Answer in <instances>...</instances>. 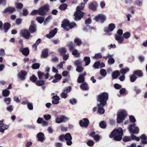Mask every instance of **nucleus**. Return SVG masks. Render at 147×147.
<instances>
[{
  "label": "nucleus",
  "instance_id": "f257e3e1",
  "mask_svg": "<svg viewBox=\"0 0 147 147\" xmlns=\"http://www.w3.org/2000/svg\"><path fill=\"white\" fill-rule=\"evenodd\" d=\"M123 132L122 128L119 127L114 129L111 133L109 137L111 138H113L115 140L120 141L122 138Z\"/></svg>",
  "mask_w": 147,
  "mask_h": 147
},
{
  "label": "nucleus",
  "instance_id": "f03ea898",
  "mask_svg": "<svg viewBox=\"0 0 147 147\" xmlns=\"http://www.w3.org/2000/svg\"><path fill=\"white\" fill-rule=\"evenodd\" d=\"M108 99V94L106 92H103L99 94L97 98L98 101L100 103L99 105L103 106L106 105L107 101Z\"/></svg>",
  "mask_w": 147,
  "mask_h": 147
},
{
  "label": "nucleus",
  "instance_id": "7ed1b4c3",
  "mask_svg": "<svg viewBox=\"0 0 147 147\" xmlns=\"http://www.w3.org/2000/svg\"><path fill=\"white\" fill-rule=\"evenodd\" d=\"M136 124H133L130 125L129 127V131L132 134L131 138L132 140H135L136 136L133 134H137L139 133V129L137 127H135Z\"/></svg>",
  "mask_w": 147,
  "mask_h": 147
},
{
  "label": "nucleus",
  "instance_id": "20e7f679",
  "mask_svg": "<svg viewBox=\"0 0 147 147\" xmlns=\"http://www.w3.org/2000/svg\"><path fill=\"white\" fill-rule=\"evenodd\" d=\"M76 25V24L74 22L69 23L68 20L65 19L63 21L61 24V26L64 29L68 31L69 30L70 28H73Z\"/></svg>",
  "mask_w": 147,
  "mask_h": 147
},
{
  "label": "nucleus",
  "instance_id": "39448f33",
  "mask_svg": "<svg viewBox=\"0 0 147 147\" xmlns=\"http://www.w3.org/2000/svg\"><path fill=\"white\" fill-rule=\"evenodd\" d=\"M83 7L82 6L80 7L78 6L76 8V11L74 13V18L75 21H79L80 20L83 16Z\"/></svg>",
  "mask_w": 147,
  "mask_h": 147
},
{
  "label": "nucleus",
  "instance_id": "423d86ee",
  "mask_svg": "<svg viewBox=\"0 0 147 147\" xmlns=\"http://www.w3.org/2000/svg\"><path fill=\"white\" fill-rule=\"evenodd\" d=\"M127 113L124 110L119 112L117 115V122L118 123H122L127 116Z\"/></svg>",
  "mask_w": 147,
  "mask_h": 147
},
{
  "label": "nucleus",
  "instance_id": "0eeeda50",
  "mask_svg": "<svg viewBox=\"0 0 147 147\" xmlns=\"http://www.w3.org/2000/svg\"><path fill=\"white\" fill-rule=\"evenodd\" d=\"M49 10V7L48 5H46L38 9V14L42 16L45 15L46 14Z\"/></svg>",
  "mask_w": 147,
  "mask_h": 147
},
{
  "label": "nucleus",
  "instance_id": "6e6552de",
  "mask_svg": "<svg viewBox=\"0 0 147 147\" xmlns=\"http://www.w3.org/2000/svg\"><path fill=\"white\" fill-rule=\"evenodd\" d=\"M82 61L80 60H77L75 61V65L77 67L76 69V71L80 73H81L83 71V68L82 66Z\"/></svg>",
  "mask_w": 147,
  "mask_h": 147
},
{
  "label": "nucleus",
  "instance_id": "1a4fd4ad",
  "mask_svg": "<svg viewBox=\"0 0 147 147\" xmlns=\"http://www.w3.org/2000/svg\"><path fill=\"white\" fill-rule=\"evenodd\" d=\"M94 19L97 22H98L99 20L102 23L106 20V17L103 14H99L96 16Z\"/></svg>",
  "mask_w": 147,
  "mask_h": 147
},
{
  "label": "nucleus",
  "instance_id": "9d476101",
  "mask_svg": "<svg viewBox=\"0 0 147 147\" xmlns=\"http://www.w3.org/2000/svg\"><path fill=\"white\" fill-rule=\"evenodd\" d=\"M20 35L24 37L25 38L28 39L30 36V33L27 30L24 29L21 30Z\"/></svg>",
  "mask_w": 147,
  "mask_h": 147
},
{
  "label": "nucleus",
  "instance_id": "9b49d317",
  "mask_svg": "<svg viewBox=\"0 0 147 147\" xmlns=\"http://www.w3.org/2000/svg\"><path fill=\"white\" fill-rule=\"evenodd\" d=\"M69 119V118L62 116L58 117L56 119V122L57 123H59L62 122H65Z\"/></svg>",
  "mask_w": 147,
  "mask_h": 147
},
{
  "label": "nucleus",
  "instance_id": "f8f14e48",
  "mask_svg": "<svg viewBox=\"0 0 147 147\" xmlns=\"http://www.w3.org/2000/svg\"><path fill=\"white\" fill-rule=\"evenodd\" d=\"M97 4L95 1L90 2L89 4V8L93 11H95L97 10Z\"/></svg>",
  "mask_w": 147,
  "mask_h": 147
},
{
  "label": "nucleus",
  "instance_id": "ddd939ff",
  "mask_svg": "<svg viewBox=\"0 0 147 147\" xmlns=\"http://www.w3.org/2000/svg\"><path fill=\"white\" fill-rule=\"evenodd\" d=\"M72 139L71 136L69 133H67L65 135V139L67 141L66 144L68 146H70L72 144L71 141Z\"/></svg>",
  "mask_w": 147,
  "mask_h": 147
},
{
  "label": "nucleus",
  "instance_id": "4468645a",
  "mask_svg": "<svg viewBox=\"0 0 147 147\" xmlns=\"http://www.w3.org/2000/svg\"><path fill=\"white\" fill-rule=\"evenodd\" d=\"M19 51L22 53L25 56L28 55L29 53L28 49V48H23L22 45L20 48Z\"/></svg>",
  "mask_w": 147,
  "mask_h": 147
},
{
  "label": "nucleus",
  "instance_id": "2eb2a0df",
  "mask_svg": "<svg viewBox=\"0 0 147 147\" xmlns=\"http://www.w3.org/2000/svg\"><path fill=\"white\" fill-rule=\"evenodd\" d=\"M8 127V125L3 124V120L0 121V131L1 132L3 133L5 130L7 129Z\"/></svg>",
  "mask_w": 147,
  "mask_h": 147
},
{
  "label": "nucleus",
  "instance_id": "dca6fc26",
  "mask_svg": "<svg viewBox=\"0 0 147 147\" xmlns=\"http://www.w3.org/2000/svg\"><path fill=\"white\" fill-rule=\"evenodd\" d=\"M27 73L24 71H21L20 73H19L18 74V76L19 78L22 80H24L25 79V76Z\"/></svg>",
  "mask_w": 147,
  "mask_h": 147
},
{
  "label": "nucleus",
  "instance_id": "f3484780",
  "mask_svg": "<svg viewBox=\"0 0 147 147\" xmlns=\"http://www.w3.org/2000/svg\"><path fill=\"white\" fill-rule=\"evenodd\" d=\"M115 28V24L113 23H111L109 25L108 28L106 27L105 28V31L107 32L112 31Z\"/></svg>",
  "mask_w": 147,
  "mask_h": 147
},
{
  "label": "nucleus",
  "instance_id": "a211bd4d",
  "mask_svg": "<svg viewBox=\"0 0 147 147\" xmlns=\"http://www.w3.org/2000/svg\"><path fill=\"white\" fill-rule=\"evenodd\" d=\"M57 30L58 29L57 28H55L53 31H51L49 32V34L46 35V37L49 38L53 37L57 33Z\"/></svg>",
  "mask_w": 147,
  "mask_h": 147
},
{
  "label": "nucleus",
  "instance_id": "6ab92c4d",
  "mask_svg": "<svg viewBox=\"0 0 147 147\" xmlns=\"http://www.w3.org/2000/svg\"><path fill=\"white\" fill-rule=\"evenodd\" d=\"M52 98L53 100L52 101V103L53 104H57L59 103L60 98L57 95L53 96Z\"/></svg>",
  "mask_w": 147,
  "mask_h": 147
},
{
  "label": "nucleus",
  "instance_id": "aec40b11",
  "mask_svg": "<svg viewBox=\"0 0 147 147\" xmlns=\"http://www.w3.org/2000/svg\"><path fill=\"white\" fill-rule=\"evenodd\" d=\"M140 138L142 140H143L141 141L142 144H147V137L145 134H143L142 135L140 136Z\"/></svg>",
  "mask_w": 147,
  "mask_h": 147
},
{
  "label": "nucleus",
  "instance_id": "412c9836",
  "mask_svg": "<svg viewBox=\"0 0 147 147\" xmlns=\"http://www.w3.org/2000/svg\"><path fill=\"white\" fill-rule=\"evenodd\" d=\"M105 105L101 106L99 105V104H97V106L98 107V112L101 114H103L105 112V109L103 108Z\"/></svg>",
  "mask_w": 147,
  "mask_h": 147
},
{
  "label": "nucleus",
  "instance_id": "4be33fe9",
  "mask_svg": "<svg viewBox=\"0 0 147 147\" xmlns=\"http://www.w3.org/2000/svg\"><path fill=\"white\" fill-rule=\"evenodd\" d=\"M15 11V9L14 7H9L3 11L4 13H7V12H9L12 13L13 12Z\"/></svg>",
  "mask_w": 147,
  "mask_h": 147
},
{
  "label": "nucleus",
  "instance_id": "5701e85b",
  "mask_svg": "<svg viewBox=\"0 0 147 147\" xmlns=\"http://www.w3.org/2000/svg\"><path fill=\"white\" fill-rule=\"evenodd\" d=\"M44 134L42 133H39L37 135V137L38 138V141L42 142L44 139Z\"/></svg>",
  "mask_w": 147,
  "mask_h": 147
},
{
  "label": "nucleus",
  "instance_id": "b1692460",
  "mask_svg": "<svg viewBox=\"0 0 147 147\" xmlns=\"http://www.w3.org/2000/svg\"><path fill=\"white\" fill-rule=\"evenodd\" d=\"M120 72L118 70H116L113 71L112 74V78L113 79H116L120 75Z\"/></svg>",
  "mask_w": 147,
  "mask_h": 147
},
{
  "label": "nucleus",
  "instance_id": "393cba45",
  "mask_svg": "<svg viewBox=\"0 0 147 147\" xmlns=\"http://www.w3.org/2000/svg\"><path fill=\"white\" fill-rule=\"evenodd\" d=\"M90 124V121L88 119H83V127L87 128Z\"/></svg>",
  "mask_w": 147,
  "mask_h": 147
},
{
  "label": "nucleus",
  "instance_id": "a878e982",
  "mask_svg": "<svg viewBox=\"0 0 147 147\" xmlns=\"http://www.w3.org/2000/svg\"><path fill=\"white\" fill-rule=\"evenodd\" d=\"M115 39L120 44L122 43L124 40V39L123 37L117 35L115 36Z\"/></svg>",
  "mask_w": 147,
  "mask_h": 147
},
{
  "label": "nucleus",
  "instance_id": "bb28decb",
  "mask_svg": "<svg viewBox=\"0 0 147 147\" xmlns=\"http://www.w3.org/2000/svg\"><path fill=\"white\" fill-rule=\"evenodd\" d=\"M48 56V51L47 49H45L42 52L41 57L43 58H46Z\"/></svg>",
  "mask_w": 147,
  "mask_h": 147
},
{
  "label": "nucleus",
  "instance_id": "cd10ccee",
  "mask_svg": "<svg viewBox=\"0 0 147 147\" xmlns=\"http://www.w3.org/2000/svg\"><path fill=\"white\" fill-rule=\"evenodd\" d=\"M10 27V24L7 22L4 23L3 25V28L5 32H7L8 30Z\"/></svg>",
  "mask_w": 147,
  "mask_h": 147
},
{
  "label": "nucleus",
  "instance_id": "c85d7f7f",
  "mask_svg": "<svg viewBox=\"0 0 147 147\" xmlns=\"http://www.w3.org/2000/svg\"><path fill=\"white\" fill-rule=\"evenodd\" d=\"M133 74L139 77H142L143 76V73L140 70L134 71L133 72Z\"/></svg>",
  "mask_w": 147,
  "mask_h": 147
},
{
  "label": "nucleus",
  "instance_id": "c756f323",
  "mask_svg": "<svg viewBox=\"0 0 147 147\" xmlns=\"http://www.w3.org/2000/svg\"><path fill=\"white\" fill-rule=\"evenodd\" d=\"M36 26L35 25H31L29 28V30L31 33L35 32H36Z\"/></svg>",
  "mask_w": 147,
  "mask_h": 147
},
{
  "label": "nucleus",
  "instance_id": "7c9ffc66",
  "mask_svg": "<svg viewBox=\"0 0 147 147\" xmlns=\"http://www.w3.org/2000/svg\"><path fill=\"white\" fill-rule=\"evenodd\" d=\"M83 61H84L85 62V65L86 66L89 65L91 62L90 57H85L84 58Z\"/></svg>",
  "mask_w": 147,
  "mask_h": 147
},
{
  "label": "nucleus",
  "instance_id": "2f4dec72",
  "mask_svg": "<svg viewBox=\"0 0 147 147\" xmlns=\"http://www.w3.org/2000/svg\"><path fill=\"white\" fill-rule=\"evenodd\" d=\"M58 51L60 55H64L66 52V50L65 48L62 47L58 49Z\"/></svg>",
  "mask_w": 147,
  "mask_h": 147
},
{
  "label": "nucleus",
  "instance_id": "473e14b6",
  "mask_svg": "<svg viewBox=\"0 0 147 147\" xmlns=\"http://www.w3.org/2000/svg\"><path fill=\"white\" fill-rule=\"evenodd\" d=\"M44 19V17L41 16H38L36 18V20L40 24H42L43 22Z\"/></svg>",
  "mask_w": 147,
  "mask_h": 147
},
{
  "label": "nucleus",
  "instance_id": "72a5a7b5",
  "mask_svg": "<svg viewBox=\"0 0 147 147\" xmlns=\"http://www.w3.org/2000/svg\"><path fill=\"white\" fill-rule=\"evenodd\" d=\"M95 28L94 27H91L89 25H87L84 27V30L85 31H88V30H90L92 29L95 30Z\"/></svg>",
  "mask_w": 147,
  "mask_h": 147
},
{
  "label": "nucleus",
  "instance_id": "f704fd0d",
  "mask_svg": "<svg viewBox=\"0 0 147 147\" xmlns=\"http://www.w3.org/2000/svg\"><path fill=\"white\" fill-rule=\"evenodd\" d=\"M67 7V5L66 3H64L62 4L59 6V9L62 10H65Z\"/></svg>",
  "mask_w": 147,
  "mask_h": 147
},
{
  "label": "nucleus",
  "instance_id": "c9c22d12",
  "mask_svg": "<svg viewBox=\"0 0 147 147\" xmlns=\"http://www.w3.org/2000/svg\"><path fill=\"white\" fill-rule=\"evenodd\" d=\"M99 126L101 128L104 129L106 127V124L104 121H102L100 123Z\"/></svg>",
  "mask_w": 147,
  "mask_h": 147
},
{
  "label": "nucleus",
  "instance_id": "e433bc0d",
  "mask_svg": "<svg viewBox=\"0 0 147 147\" xmlns=\"http://www.w3.org/2000/svg\"><path fill=\"white\" fill-rule=\"evenodd\" d=\"M45 83V82L44 80H38L36 82V84L39 86H42Z\"/></svg>",
  "mask_w": 147,
  "mask_h": 147
},
{
  "label": "nucleus",
  "instance_id": "4c0bfd02",
  "mask_svg": "<svg viewBox=\"0 0 147 147\" xmlns=\"http://www.w3.org/2000/svg\"><path fill=\"white\" fill-rule=\"evenodd\" d=\"M129 70V69L128 68H123L120 70V73L124 75L125 74V73L128 72Z\"/></svg>",
  "mask_w": 147,
  "mask_h": 147
},
{
  "label": "nucleus",
  "instance_id": "58836bf2",
  "mask_svg": "<svg viewBox=\"0 0 147 147\" xmlns=\"http://www.w3.org/2000/svg\"><path fill=\"white\" fill-rule=\"evenodd\" d=\"M71 89V86H69L65 88L63 91L67 94L70 92Z\"/></svg>",
  "mask_w": 147,
  "mask_h": 147
},
{
  "label": "nucleus",
  "instance_id": "ea45409f",
  "mask_svg": "<svg viewBox=\"0 0 147 147\" xmlns=\"http://www.w3.org/2000/svg\"><path fill=\"white\" fill-rule=\"evenodd\" d=\"M84 78L83 77V90H88L89 89L88 85L86 82H84Z\"/></svg>",
  "mask_w": 147,
  "mask_h": 147
},
{
  "label": "nucleus",
  "instance_id": "a19ab883",
  "mask_svg": "<svg viewBox=\"0 0 147 147\" xmlns=\"http://www.w3.org/2000/svg\"><path fill=\"white\" fill-rule=\"evenodd\" d=\"M131 36V34L129 32H127L124 33L123 34V37L126 39L129 38Z\"/></svg>",
  "mask_w": 147,
  "mask_h": 147
},
{
  "label": "nucleus",
  "instance_id": "79ce46f5",
  "mask_svg": "<svg viewBox=\"0 0 147 147\" xmlns=\"http://www.w3.org/2000/svg\"><path fill=\"white\" fill-rule=\"evenodd\" d=\"M102 56L100 53H99L96 54L95 56L93 57L94 59H99L101 58Z\"/></svg>",
  "mask_w": 147,
  "mask_h": 147
},
{
  "label": "nucleus",
  "instance_id": "37998d69",
  "mask_svg": "<svg viewBox=\"0 0 147 147\" xmlns=\"http://www.w3.org/2000/svg\"><path fill=\"white\" fill-rule=\"evenodd\" d=\"M9 93V91L7 89L3 90L2 92V94L3 96H4L6 97L8 96Z\"/></svg>",
  "mask_w": 147,
  "mask_h": 147
},
{
  "label": "nucleus",
  "instance_id": "c03bdc74",
  "mask_svg": "<svg viewBox=\"0 0 147 147\" xmlns=\"http://www.w3.org/2000/svg\"><path fill=\"white\" fill-rule=\"evenodd\" d=\"M100 65V61H96L94 63L93 65V67L96 69H98L99 68V66Z\"/></svg>",
  "mask_w": 147,
  "mask_h": 147
},
{
  "label": "nucleus",
  "instance_id": "a18cd8bd",
  "mask_svg": "<svg viewBox=\"0 0 147 147\" xmlns=\"http://www.w3.org/2000/svg\"><path fill=\"white\" fill-rule=\"evenodd\" d=\"M100 74L102 76L105 77L107 75L106 71L105 69H102L100 71Z\"/></svg>",
  "mask_w": 147,
  "mask_h": 147
},
{
  "label": "nucleus",
  "instance_id": "49530a36",
  "mask_svg": "<svg viewBox=\"0 0 147 147\" xmlns=\"http://www.w3.org/2000/svg\"><path fill=\"white\" fill-rule=\"evenodd\" d=\"M68 46L70 50L72 51L74 49L75 46L72 42H70L68 45Z\"/></svg>",
  "mask_w": 147,
  "mask_h": 147
},
{
  "label": "nucleus",
  "instance_id": "de8ad7c7",
  "mask_svg": "<svg viewBox=\"0 0 147 147\" xmlns=\"http://www.w3.org/2000/svg\"><path fill=\"white\" fill-rule=\"evenodd\" d=\"M134 3L136 5L140 6L142 5V2L141 0H136Z\"/></svg>",
  "mask_w": 147,
  "mask_h": 147
},
{
  "label": "nucleus",
  "instance_id": "09e8293b",
  "mask_svg": "<svg viewBox=\"0 0 147 147\" xmlns=\"http://www.w3.org/2000/svg\"><path fill=\"white\" fill-rule=\"evenodd\" d=\"M131 140V138L129 136H125L123 138V140L124 142L129 141Z\"/></svg>",
  "mask_w": 147,
  "mask_h": 147
},
{
  "label": "nucleus",
  "instance_id": "8fccbe9b",
  "mask_svg": "<svg viewBox=\"0 0 147 147\" xmlns=\"http://www.w3.org/2000/svg\"><path fill=\"white\" fill-rule=\"evenodd\" d=\"M137 78L135 75L133 74L130 77V81L131 82H134L136 80Z\"/></svg>",
  "mask_w": 147,
  "mask_h": 147
},
{
  "label": "nucleus",
  "instance_id": "3c124183",
  "mask_svg": "<svg viewBox=\"0 0 147 147\" xmlns=\"http://www.w3.org/2000/svg\"><path fill=\"white\" fill-rule=\"evenodd\" d=\"M74 42L75 43L77 44L78 45H80L82 44L81 41L78 38H76L74 40Z\"/></svg>",
  "mask_w": 147,
  "mask_h": 147
},
{
  "label": "nucleus",
  "instance_id": "603ef678",
  "mask_svg": "<svg viewBox=\"0 0 147 147\" xmlns=\"http://www.w3.org/2000/svg\"><path fill=\"white\" fill-rule=\"evenodd\" d=\"M51 18V16H49L44 21V24L46 25L50 21Z\"/></svg>",
  "mask_w": 147,
  "mask_h": 147
},
{
  "label": "nucleus",
  "instance_id": "864d4df0",
  "mask_svg": "<svg viewBox=\"0 0 147 147\" xmlns=\"http://www.w3.org/2000/svg\"><path fill=\"white\" fill-rule=\"evenodd\" d=\"M4 101L7 105H8L10 103L11 99L9 98H5L4 99Z\"/></svg>",
  "mask_w": 147,
  "mask_h": 147
},
{
  "label": "nucleus",
  "instance_id": "5fc2aeb1",
  "mask_svg": "<svg viewBox=\"0 0 147 147\" xmlns=\"http://www.w3.org/2000/svg\"><path fill=\"white\" fill-rule=\"evenodd\" d=\"M40 67V65L38 63H34L32 65V68L34 69H38Z\"/></svg>",
  "mask_w": 147,
  "mask_h": 147
},
{
  "label": "nucleus",
  "instance_id": "6e6d98bb",
  "mask_svg": "<svg viewBox=\"0 0 147 147\" xmlns=\"http://www.w3.org/2000/svg\"><path fill=\"white\" fill-rule=\"evenodd\" d=\"M77 81L79 83L83 82V74H81L80 75L78 78Z\"/></svg>",
  "mask_w": 147,
  "mask_h": 147
},
{
  "label": "nucleus",
  "instance_id": "4d7b16f0",
  "mask_svg": "<svg viewBox=\"0 0 147 147\" xmlns=\"http://www.w3.org/2000/svg\"><path fill=\"white\" fill-rule=\"evenodd\" d=\"M129 120L131 122L134 123L136 121V119L135 117L133 115L129 116Z\"/></svg>",
  "mask_w": 147,
  "mask_h": 147
},
{
  "label": "nucleus",
  "instance_id": "13d9d810",
  "mask_svg": "<svg viewBox=\"0 0 147 147\" xmlns=\"http://www.w3.org/2000/svg\"><path fill=\"white\" fill-rule=\"evenodd\" d=\"M94 142L92 140H89L87 142V144L89 146H92L94 144Z\"/></svg>",
  "mask_w": 147,
  "mask_h": 147
},
{
  "label": "nucleus",
  "instance_id": "bf43d9fd",
  "mask_svg": "<svg viewBox=\"0 0 147 147\" xmlns=\"http://www.w3.org/2000/svg\"><path fill=\"white\" fill-rule=\"evenodd\" d=\"M38 77L40 80H41L42 79V78L44 76V74L43 73L41 72L40 71L38 72Z\"/></svg>",
  "mask_w": 147,
  "mask_h": 147
},
{
  "label": "nucleus",
  "instance_id": "052dcab7",
  "mask_svg": "<svg viewBox=\"0 0 147 147\" xmlns=\"http://www.w3.org/2000/svg\"><path fill=\"white\" fill-rule=\"evenodd\" d=\"M69 102L71 104L74 105L77 103V101L76 99L72 98L69 100Z\"/></svg>",
  "mask_w": 147,
  "mask_h": 147
},
{
  "label": "nucleus",
  "instance_id": "680f3d73",
  "mask_svg": "<svg viewBox=\"0 0 147 147\" xmlns=\"http://www.w3.org/2000/svg\"><path fill=\"white\" fill-rule=\"evenodd\" d=\"M115 60L113 58H110L108 60V63L110 65L114 63H115Z\"/></svg>",
  "mask_w": 147,
  "mask_h": 147
},
{
  "label": "nucleus",
  "instance_id": "e2e57ef3",
  "mask_svg": "<svg viewBox=\"0 0 147 147\" xmlns=\"http://www.w3.org/2000/svg\"><path fill=\"white\" fill-rule=\"evenodd\" d=\"M37 78L34 75H33L32 77H31L30 78V80L33 82H36V80L37 79Z\"/></svg>",
  "mask_w": 147,
  "mask_h": 147
},
{
  "label": "nucleus",
  "instance_id": "0e129e2a",
  "mask_svg": "<svg viewBox=\"0 0 147 147\" xmlns=\"http://www.w3.org/2000/svg\"><path fill=\"white\" fill-rule=\"evenodd\" d=\"M16 5L17 8L21 9H22L23 7V4L21 3H18L16 4Z\"/></svg>",
  "mask_w": 147,
  "mask_h": 147
},
{
  "label": "nucleus",
  "instance_id": "69168bd1",
  "mask_svg": "<svg viewBox=\"0 0 147 147\" xmlns=\"http://www.w3.org/2000/svg\"><path fill=\"white\" fill-rule=\"evenodd\" d=\"M54 78H55L57 79L59 81L60 79H61L62 78V76L60 74H56L54 76Z\"/></svg>",
  "mask_w": 147,
  "mask_h": 147
},
{
  "label": "nucleus",
  "instance_id": "338daca9",
  "mask_svg": "<svg viewBox=\"0 0 147 147\" xmlns=\"http://www.w3.org/2000/svg\"><path fill=\"white\" fill-rule=\"evenodd\" d=\"M67 93H66L63 91L61 94V96L62 98H66L67 97Z\"/></svg>",
  "mask_w": 147,
  "mask_h": 147
},
{
  "label": "nucleus",
  "instance_id": "774afa93",
  "mask_svg": "<svg viewBox=\"0 0 147 147\" xmlns=\"http://www.w3.org/2000/svg\"><path fill=\"white\" fill-rule=\"evenodd\" d=\"M55 147H62L63 144L61 142H56L55 144Z\"/></svg>",
  "mask_w": 147,
  "mask_h": 147
}]
</instances>
